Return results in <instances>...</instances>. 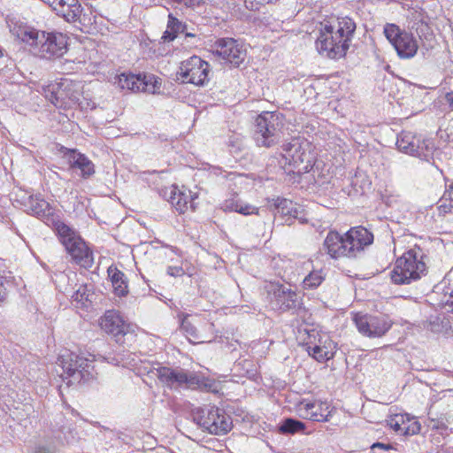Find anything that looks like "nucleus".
Instances as JSON below:
<instances>
[{"instance_id": "obj_1", "label": "nucleus", "mask_w": 453, "mask_h": 453, "mask_svg": "<svg viewBox=\"0 0 453 453\" xmlns=\"http://www.w3.org/2000/svg\"><path fill=\"white\" fill-rule=\"evenodd\" d=\"M10 32L14 37L31 46L40 58H58L66 51L67 39L62 33H46L20 20L11 22Z\"/></svg>"}, {"instance_id": "obj_2", "label": "nucleus", "mask_w": 453, "mask_h": 453, "mask_svg": "<svg viewBox=\"0 0 453 453\" xmlns=\"http://www.w3.org/2000/svg\"><path fill=\"white\" fill-rule=\"evenodd\" d=\"M355 30L356 23L349 17L338 19L334 24H324L316 41L318 51L333 59L345 56Z\"/></svg>"}, {"instance_id": "obj_3", "label": "nucleus", "mask_w": 453, "mask_h": 453, "mask_svg": "<svg viewBox=\"0 0 453 453\" xmlns=\"http://www.w3.org/2000/svg\"><path fill=\"white\" fill-rule=\"evenodd\" d=\"M373 242V234L364 226L350 228L344 235L330 231L323 248L332 258L356 257L365 247Z\"/></svg>"}, {"instance_id": "obj_4", "label": "nucleus", "mask_w": 453, "mask_h": 453, "mask_svg": "<svg viewBox=\"0 0 453 453\" xmlns=\"http://www.w3.org/2000/svg\"><path fill=\"white\" fill-rule=\"evenodd\" d=\"M95 357L91 354L85 356L83 353L65 351L57 361L61 368L60 377L68 386H77L94 380L96 372L94 365Z\"/></svg>"}, {"instance_id": "obj_5", "label": "nucleus", "mask_w": 453, "mask_h": 453, "mask_svg": "<svg viewBox=\"0 0 453 453\" xmlns=\"http://www.w3.org/2000/svg\"><path fill=\"white\" fill-rule=\"evenodd\" d=\"M53 227L72 259L84 268H90L94 263L93 253L85 242L60 220L53 221Z\"/></svg>"}, {"instance_id": "obj_6", "label": "nucleus", "mask_w": 453, "mask_h": 453, "mask_svg": "<svg viewBox=\"0 0 453 453\" xmlns=\"http://www.w3.org/2000/svg\"><path fill=\"white\" fill-rule=\"evenodd\" d=\"M423 257V252L419 248L404 252L395 261V267L391 272L392 281L403 285L419 280L426 271Z\"/></svg>"}, {"instance_id": "obj_7", "label": "nucleus", "mask_w": 453, "mask_h": 453, "mask_svg": "<svg viewBox=\"0 0 453 453\" xmlns=\"http://www.w3.org/2000/svg\"><path fill=\"white\" fill-rule=\"evenodd\" d=\"M284 126L279 112L264 111L256 119L254 140L257 146L270 148L280 142Z\"/></svg>"}, {"instance_id": "obj_8", "label": "nucleus", "mask_w": 453, "mask_h": 453, "mask_svg": "<svg viewBox=\"0 0 453 453\" xmlns=\"http://www.w3.org/2000/svg\"><path fill=\"white\" fill-rule=\"evenodd\" d=\"M81 90V84L68 78H61L59 81L42 84L38 88V91L56 106L62 105L66 102H79Z\"/></svg>"}, {"instance_id": "obj_9", "label": "nucleus", "mask_w": 453, "mask_h": 453, "mask_svg": "<svg viewBox=\"0 0 453 453\" xmlns=\"http://www.w3.org/2000/svg\"><path fill=\"white\" fill-rule=\"evenodd\" d=\"M282 158L285 165H288L298 172H308L315 160V156L310 151V144L307 141L300 138H292L290 142L283 145Z\"/></svg>"}, {"instance_id": "obj_10", "label": "nucleus", "mask_w": 453, "mask_h": 453, "mask_svg": "<svg viewBox=\"0 0 453 453\" xmlns=\"http://www.w3.org/2000/svg\"><path fill=\"white\" fill-rule=\"evenodd\" d=\"M194 420L203 430L216 435L226 434L232 428L229 416L215 406H207L194 413Z\"/></svg>"}, {"instance_id": "obj_11", "label": "nucleus", "mask_w": 453, "mask_h": 453, "mask_svg": "<svg viewBox=\"0 0 453 453\" xmlns=\"http://www.w3.org/2000/svg\"><path fill=\"white\" fill-rule=\"evenodd\" d=\"M210 65L198 56H192L180 63L177 79L183 83L203 86L209 81Z\"/></svg>"}, {"instance_id": "obj_12", "label": "nucleus", "mask_w": 453, "mask_h": 453, "mask_svg": "<svg viewBox=\"0 0 453 453\" xmlns=\"http://www.w3.org/2000/svg\"><path fill=\"white\" fill-rule=\"evenodd\" d=\"M398 150L406 154L418 157L423 160L429 161L433 157L434 145L429 139H424L411 132H402L396 140Z\"/></svg>"}, {"instance_id": "obj_13", "label": "nucleus", "mask_w": 453, "mask_h": 453, "mask_svg": "<svg viewBox=\"0 0 453 453\" xmlns=\"http://www.w3.org/2000/svg\"><path fill=\"white\" fill-rule=\"evenodd\" d=\"M384 34L400 58H411L416 55L418 44L412 35L402 31L395 24H387L384 27Z\"/></svg>"}, {"instance_id": "obj_14", "label": "nucleus", "mask_w": 453, "mask_h": 453, "mask_svg": "<svg viewBox=\"0 0 453 453\" xmlns=\"http://www.w3.org/2000/svg\"><path fill=\"white\" fill-rule=\"evenodd\" d=\"M268 294L272 296L271 303L281 311H298L302 308V297L289 287L280 283H271L267 287Z\"/></svg>"}, {"instance_id": "obj_15", "label": "nucleus", "mask_w": 453, "mask_h": 453, "mask_svg": "<svg viewBox=\"0 0 453 453\" xmlns=\"http://www.w3.org/2000/svg\"><path fill=\"white\" fill-rule=\"evenodd\" d=\"M156 376L162 383L171 388L185 385L189 388H196L202 386V380L199 376L180 368L159 367L157 369Z\"/></svg>"}, {"instance_id": "obj_16", "label": "nucleus", "mask_w": 453, "mask_h": 453, "mask_svg": "<svg viewBox=\"0 0 453 453\" xmlns=\"http://www.w3.org/2000/svg\"><path fill=\"white\" fill-rule=\"evenodd\" d=\"M358 332L370 338L381 337L390 328L391 322L384 316L357 313L353 318Z\"/></svg>"}, {"instance_id": "obj_17", "label": "nucleus", "mask_w": 453, "mask_h": 453, "mask_svg": "<svg viewBox=\"0 0 453 453\" xmlns=\"http://www.w3.org/2000/svg\"><path fill=\"white\" fill-rule=\"evenodd\" d=\"M101 328L111 334L118 343H124L125 337L132 334V326L127 324L117 311H107L100 320Z\"/></svg>"}, {"instance_id": "obj_18", "label": "nucleus", "mask_w": 453, "mask_h": 453, "mask_svg": "<svg viewBox=\"0 0 453 453\" xmlns=\"http://www.w3.org/2000/svg\"><path fill=\"white\" fill-rule=\"evenodd\" d=\"M334 407L326 401L310 402L302 400L296 406V411L300 418L315 422H327L333 415Z\"/></svg>"}, {"instance_id": "obj_19", "label": "nucleus", "mask_w": 453, "mask_h": 453, "mask_svg": "<svg viewBox=\"0 0 453 453\" xmlns=\"http://www.w3.org/2000/svg\"><path fill=\"white\" fill-rule=\"evenodd\" d=\"M213 52L234 66L245 59L246 50L233 38H220L213 45Z\"/></svg>"}, {"instance_id": "obj_20", "label": "nucleus", "mask_w": 453, "mask_h": 453, "mask_svg": "<svg viewBox=\"0 0 453 453\" xmlns=\"http://www.w3.org/2000/svg\"><path fill=\"white\" fill-rule=\"evenodd\" d=\"M300 339L309 355L319 362H324L333 357V353L325 345H321V339L315 329L303 328L299 330Z\"/></svg>"}, {"instance_id": "obj_21", "label": "nucleus", "mask_w": 453, "mask_h": 453, "mask_svg": "<svg viewBox=\"0 0 453 453\" xmlns=\"http://www.w3.org/2000/svg\"><path fill=\"white\" fill-rule=\"evenodd\" d=\"M54 434H47L41 440H39L35 447L33 453H57L58 446L61 443V438L59 434H64V438L66 442H70L71 439L74 438L73 430L70 427L61 426L58 431L52 430Z\"/></svg>"}, {"instance_id": "obj_22", "label": "nucleus", "mask_w": 453, "mask_h": 453, "mask_svg": "<svg viewBox=\"0 0 453 453\" xmlns=\"http://www.w3.org/2000/svg\"><path fill=\"white\" fill-rule=\"evenodd\" d=\"M70 167L79 169L82 178L87 179L95 173V165L84 154L77 152L75 150H68L65 154Z\"/></svg>"}, {"instance_id": "obj_23", "label": "nucleus", "mask_w": 453, "mask_h": 453, "mask_svg": "<svg viewBox=\"0 0 453 453\" xmlns=\"http://www.w3.org/2000/svg\"><path fill=\"white\" fill-rule=\"evenodd\" d=\"M108 276L111 279L114 293L119 296H124L127 294V281L125 274L118 268L110 266L107 270Z\"/></svg>"}, {"instance_id": "obj_24", "label": "nucleus", "mask_w": 453, "mask_h": 453, "mask_svg": "<svg viewBox=\"0 0 453 453\" xmlns=\"http://www.w3.org/2000/svg\"><path fill=\"white\" fill-rule=\"evenodd\" d=\"M233 371L236 375L256 380L258 374L257 364L250 359L237 360L234 364Z\"/></svg>"}, {"instance_id": "obj_25", "label": "nucleus", "mask_w": 453, "mask_h": 453, "mask_svg": "<svg viewBox=\"0 0 453 453\" xmlns=\"http://www.w3.org/2000/svg\"><path fill=\"white\" fill-rule=\"evenodd\" d=\"M189 196V194L188 195L178 190L176 187H173L170 191L169 202L177 211L183 213L188 209V203L192 206Z\"/></svg>"}, {"instance_id": "obj_26", "label": "nucleus", "mask_w": 453, "mask_h": 453, "mask_svg": "<svg viewBox=\"0 0 453 453\" xmlns=\"http://www.w3.org/2000/svg\"><path fill=\"white\" fill-rule=\"evenodd\" d=\"M275 206L277 213L284 217H288V219H286V223H288L289 219L298 218L299 209L297 208L296 203H293L291 200L278 198Z\"/></svg>"}, {"instance_id": "obj_27", "label": "nucleus", "mask_w": 453, "mask_h": 453, "mask_svg": "<svg viewBox=\"0 0 453 453\" xmlns=\"http://www.w3.org/2000/svg\"><path fill=\"white\" fill-rule=\"evenodd\" d=\"M140 91L157 93L162 85L160 78L151 73L140 74Z\"/></svg>"}, {"instance_id": "obj_28", "label": "nucleus", "mask_w": 453, "mask_h": 453, "mask_svg": "<svg viewBox=\"0 0 453 453\" xmlns=\"http://www.w3.org/2000/svg\"><path fill=\"white\" fill-rule=\"evenodd\" d=\"M29 211L37 217H46L51 214L50 203L44 199L30 196Z\"/></svg>"}, {"instance_id": "obj_29", "label": "nucleus", "mask_w": 453, "mask_h": 453, "mask_svg": "<svg viewBox=\"0 0 453 453\" xmlns=\"http://www.w3.org/2000/svg\"><path fill=\"white\" fill-rule=\"evenodd\" d=\"M305 424L298 419L288 418H285L280 425L279 426V431L280 434H294L296 433H303L306 434L304 432L305 430Z\"/></svg>"}, {"instance_id": "obj_30", "label": "nucleus", "mask_w": 453, "mask_h": 453, "mask_svg": "<svg viewBox=\"0 0 453 453\" xmlns=\"http://www.w3.org/2000/svg\"><path fill=\"white\" fill-rule=\"evenodd\" d=\"M180 330L192 343H202L204 341L200 336L196 326L189 321L188 315L184 316L180 322Z\"/></svg>"}, {"instance_id": "obj_31", "label": "nucleus", "mask_w": 453, "mask_h": 453, "mask_svg": "<svg viewBox=\"0 0 453 453\" xmlns=\"http://www.w3.org/2000/svg\"><path fill=\"white\" fill-rule=\"evenodd\" d=\"M225 209L232 211L241 213L242 215L257 214L258 210L257 207L247 203H242L239 201L228 200L225 203Z\"/></svg>"}, {"instance_id": "obj_32", "label": "nucleus", "mask_w": 453, "mask_h": 453, "mask_svg": "<svg viewBox=\"0 0 453 453\" xmlns=\"http://www.w3.org/2000/svg\"><path fill=\"white\" fill-rule=\"evenodd\" d=\"M140 74L135 75L133 73L126 74L121 73L119 76V85L121 88L129 89L132 91H140Z\"/></svg>"}, {"instance_id": "obj_33", "label": "nucleus", "mask_w": 453, "mask_h": 453, "mask_svg": "<svg viewBox=\"0 0 453 453\" xmlns=\"http://www.w3.org/2000/svg\"><path fill=\"white\" fill-rule=\"evenodd\" d=\"M325 280V275L321 270L312 271L306 275L303 280V289H314L317 288Z\"/></svg>"}, {"instance_id": "obj_34", "label": "nucleus", "mask_w": 453, "mask_h": 453, "mask_svg": "<svg viewBox=\"0 0 453 453\" xmlns=\"http://www.w3.org/2000/svg\"><path fill=\"white\" fill-rule=\"evenodd\" d=\"M408 419L407 414L396 413L387 420L388 426L399 434L404 435V428Z\"/></svg>"}, {"instance_id": "obj_35", "label": "nucleus", "mask_w": 453, "mask_h": 453, "mask_svg": "<svg viewBox=\"0 0 453 453\" xmlns=\"http://www.w3.org/2000/svg\"><path fill=\"white\" fill-rule=\"evenodd\" d=\"M12 287V276L0 274V303H3L8 296L10 288Z\"/></svg>"}, {"instance_id": "obj_36", "label": "nucleus", "mask_w": 453, "mask_h": 453, "mask_svg": "<svg viewBox=\"0 0 453 453\" xmlns=\"http://www.w3.org/2000/svg\"><path fill=\"white\" fill-rule=\"evenodd\" d=\"M167 28L173 32L174 35L186 32V24L180 21L172 13L168 15Z\"/></svg>"}, {"instance_id": "obj_37", "label": "nucleus", "mask_w": 453, "mask_h": 453, "mask_svg": "<svg viewBox=\"0 0 453 453\" xmlns=\"http://www.w3.org/2000/svg\"><path fill=\"white\" fill-rule=\"evenodd\" d=\"M282 265L278 274L283 280H291L293 274V263L289 260H280Z\"/></svg>"}, {"instance_id": "obj_38", "label": "nucleus", "mask_w": 453, "mask_h": 453, "mask_svg": "<svg viewBox=\"0 0 453 453\" xmlns=\"http://www.w3.org/2000/svg\"><path fill=\"white\" fill-rule=\"evenodd\" d=\"M441 208H443L444 212L451 211L453 210V184L449 189L446 190L442 198L441 199Z\"/></svg>"}, {"instance_id": "obj_39", "label": "nucleus", "mask_w": 453, "mask_h": 453, "mask_svg": "<svg viewBox=\"0 0 453 453\" xmlns=\"http://www.w3.org/2000/svg\"><path fill=\"white\" fill-rule=\"evenodd\" d=\"M404 429V435H414L420 432L421 426L418 421L408 416L406 426Z\"/></svg>"}, {"instance_id": "obj_40", "label": "nucleus", "mask_w": 453, "mask_h": 453, "mask_svg": "<svg viewBox=\"0 0 453 453\" xmlns=\"http://www.w3.org/2000/svg\"><path fill=\"white\" fill-rule=\"evenodd\" d=\"M89 294L87 293V287L81 286L72 296V298L77 302H83L88 300Z\"/></svg>"}, {"instance_id": "obj_41", "label": "nucleus", "mask_w": 453, "mask_h": 453, "mask_svg": "<svg viewBox=\"0 0 453 453\" xmlns=\"http://www.w3.org/2000/svg\"><path fill=\"white\" fill-rule=\"evenodd\" d=\"M194 30H195L194 28L189 30L188 27V25L186 24V32H182L181 34H184L185 41L187 42H189V41H188L189 38L194 40V42H192V44H195V43L198 42L199 41H201V38L199 37V35L196 33H195Z\"/></svg>"}, {"instance_id": "obj_42", "label": "nucleus", "mask_w": 453, "mask_h": 453, "mask_svg": "<svg viewBox=\"0 0 453 453\" xmlns=\"http://www.w3.org/2000/svg\"><path fill=\"white\" fill-rule=\"evenodd\" d=\"M167 273L173 277H180L184 274V270L180 266H169L167 268Z\"/></svg>"}, {"instance_id": "obj_43", "label": "nucleus", "mask_w": 453, "mask_h": 453, "mask_svg": "<svg viewBox=\"0 0 453 453\" xmlns=\"http://www.w3.org/2000/svg\"><path fill=\"white\" fill-rule=\"evenodd\" d=\"M442 104H447L450 111H453V92H447L441 102Z\"/></svg>"}, {"instance_id": "obj_44", "label": "nucleus", "mask_w": 453, "mask_h": 453, "mask_svg": "<svg viewBox=\"0 0 453 453\" xmlns=\"http://www.w3.org/2000/svg\"><path fill=\"white\" fill-rule=\"evenodd\" d=\"M445 297L444 308L448 312L453 313V292H451L448 297L446 296Z\"/></svg>"}, {"instance_id": "obj_45", "label": "nucleus", "mask_w": 453, "mask_h": 453, "mask_svg": "<svg viewBox=\"0 0 453 453\" xmlns=\"http://www.w3.org/2000/svg\"><path fill=\"white\" fill-rule=\"evenodd\" d=\"M176 35L173 34V32H172L170 29H166L163 35H162V40L164 42H173L175 38H176Z\"/></svg>"}, {"instance_id": "obj_46", "label": "nucleus", "mask_w": 453, "mask_h": 453, "mask_svg": "<svg viewBox=\"0 0 453 453\" xmlns=\"http://www.w3.org/2000/svg\"><path fill=\"white\" fill-rule=\"evenodd\" d=\"M376 448H380V449H389L391 447L390 445H386V444H383V443H380V442H376L374 443L372 446V449H374Z\"/></svg>"}]
</instances>
